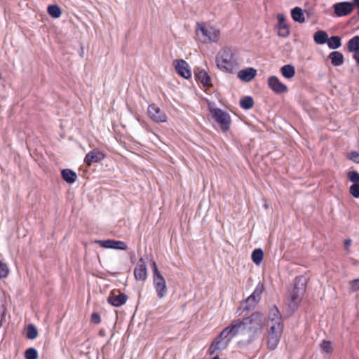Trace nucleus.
Returning a JSON list of instances; mask_svg holds the SVG:
<instances>
[{"label": "nucleus", "mask_w": 359, "mask_h": 359, "mask_svg": "<svg viewBox=\"0 0 359 359\" xmlns=\"http://www.w3.org/2000/svg\"><path fill=\"white\" fill-rule=\"evenodd\" d=\"M327 46L331 49H337L341 45V39L339 36H334L330 37L327 41Z\"/></svg>", "instance_id": "cd10ccee"}, {"label": "nucleus", "mask_w": 359, "mask_h": 359, "mask_svg": "<svg viewBox=\"0 0 359 359\" xmlns=\"http://www.w3.org/2000/svg\"><path fill=\"white\" fill-rule=\"evenodd\" d=\"M348 177L349 180L354 182V183H358L359 182V173L355 171H351L348 172Z\"/></svg>", "instance_id": "e433bc0d"}, {"label": "nucleus", "mask_w": 359, "mask_h": 359, "mask_svg": "<svg viewBox=\"0 0 359 359\" xmlns=\"http://www.w3.org/2000/svg\"><path fill=\"white\" fill-rule=\"evenodd\" d=\"M255 102L251 96H245L240 100V107L245 110L252 109Z\"/></svg>", "instance_id": "b1692460"}, {"label": "nucleus", "mask_w": 359, "mask_h": 359, "mask_svg": "<svg viewBox=\"0 0 359 359\" xmlns=\"http://www.w3.org/2000/svg\"><path fill=\"white\" fill-rule=\"evenodd\" d=\"M127 300V295L118 290H112L107 298L108 303L115 307L121 306Z\"/></svg>", "instance_id": "9d476101"}, {"label": "nucleus", "mask_w": 359, "mask_h": 359, "mask_svg": "<svg viewBox=\"0 0 359 359\" xmlns=\"http://www.w3.org/2000/svg\"><path fill=\"white\" fill-rule=\"evenodd\" d=\"M348 48L351 52L359 50V36H353L348 41Z\"/></svg>", "instance_id": "c85d7f7f"}, {"label": "nucleus", "mask_w": 359, "mask_h": 359, "mask_svg": "<svg viewBox=\"0 0 359 359\" xmlns=\"http://www.w3.org/2000/svg\"><path fill=\"white\" fill-rule=\"evenodd\" d=\"M194 75L198 83L202 84L206 88L211 86V79L205 70L196 69L194 71Z\"/></svg>", "instance_id": "dca6fc26"}, {"label": "nucleus", "mask_w": 359, "mask_h": 359, "mask_svg": "<svg viewBox=\"0 0 359 359\" xmlns=\"http://www.w3.org/2000/svg\"><path fill=\"white\" fill-rule=\"evenodd\" d=\"M208 108L212 118L219 124L222 130L228 131L231 123L229 114L219 108L214 107L210 103L208 104Z\"/></svg>", "instance_id": "423d86ee"}, {"label": "nucleus", "mask_w": 359, "mask_h": 359, "mask_svg": "<svg viewBox=\"0 0 359 359\" xmlns=\"http://www.w3.org/2000/svg\"><path fill=\"white\" fill-rule=\"evenodd\" d=\"M269 319L271 321V325H272L273 323H283V320H282V317H281L280 313L276 306H273L270 309L269 313Z\"/></svg>", "instance_id": "6ab92c4d"}, {"label": "nucleus", "mask_w": 359, "mask_h": 359, "mask_svg": "<svg viewBox=\"0 0 359 359\" xmlns=\"http://www.w3.org/2000/svg\"><path fill=\"white\" fill-rule=\"evenodd\" d=\"M9 269L6 263L0 260V279L8 276Z\"/></svg>", "instance_id": "2f4dec72"}, {"label": "nucleus", "mask_w": 359, "mask_h": 359, "mask_svg": "<svg viewBox=\"0 0 359 359\" xmlns=\"http://www.w3.org/2000/svg\"><path fill=\"white\" fill-rule=\"evenodd\" d=\"M283 329V323H277L269 325L266 334V342L269 350L273 351L277 348L282 337Z\"/></svg>", "instance_id": "39448f33"}, {"label": "nucleus", "mask_w": 359, "mask_h": 359, "mask_svg": "<svg viewBox=\"0 0 359 359\" xmlns=\"http://www.w3.org/2000/svg\"><path fill=\"white\" fill-rule=\"evenodd\" d=\"M61 173L63 180L69 184L75 182L77 179L76 172L70 169H64Z\"/></svg>", "instance_id": "412c9836"}, {"label": "nucleus", "mask_w": 359, "mask_h": 359, "mask_svg": "<svg viewBox=\"0 0 359 359\" xmlns=\"http://www.w3.org/2000/svg\"><path fill=\"white\" fill-rule=\"evenodd\" d=\"M176 72L184 79H189L191 76V69L189 64L182 59L173 61Z\"/></svg>", "instance_id": "f8f14e48"}, {"label": "nucleus", "mask_w": 359, "mask_h": 359, "mask_svg": "<svg viewBox=\"0 0 359 359\" xmlns=\"http://www.w3.org/2000/svg\"><path fill=\"white\" fill-rule=\"evenodd\" d=\"M306 283L305 279L299 276L294 280L293 288L288 294V304L292 309H296L302 302L306 292Z\"/></svg>", "instance_id": "7ed1b4c3"}, {"label": "nucleus", "mask_w": 359, "mask_h": 359, "mask_svg": "<svg viewBox=\"0 0 359 359\" xmlns=\"http://www.w3.org/2000/svg\"><path fill=\"white\" fill-rule=\"evenodd\" d=\"M320 348L323 352L327 353H330L333 351L332 343L330 341L323 340L320 344Z\"/></svg>", "instance_id": "473e14b6"}, {"label": "nucleus", "mask_w": 359, "mask_h": 359, "mask_svg": "<svg viewBox=\"0 0 359 359\" xmlns=\"http://www.w3.org/2000/svg\"><path fill=\"white\" fill-rule=\"evenodd\" d=\"M264 291V285L262 283H259L255 289L254 290L252 294H250L246 299V306L245 308V310H251L253 309L257 304L259 302L261 299V296Z\"/></svg>", "instance_id": "6e6552de"}, {"label": "nucleus", "mask_w": 359, "mask_h": 359, "mask_svg": "<svg viewBox=\"0 0 359 359\" xmlns=\"http://www.w3.org/2000/svg\"><path fill=\"white\" fill-rule=\"evenodd\" d=\"M351 242H352V241H351V240L350 238L346 239V240L344 241V248H345V250H346L348 252H350V250H349V248H350V246H351Z\"/></svg>", "instance_id": "79ce46f5"}, {"label": "nucleus", "mask_w": 359, "mask_h": 359, "mask_svg": "<svg viewBox=\"0 0 359 359\" xmlns=\"http://www.w3.org/2000/svg\"><path fill=\"white\" fill-rule=\"evenodd\" d=\"M313 39L316 43L324 44L328 39V35L324 31H318L314 34Z\"/></svg>", "instance_id": "a878e982"}, {"label": "nucleus", "mask_w": 359, "mask_h": 359, "mask_svg": "<svg viewBox=\"0 0 359 359\" xmlns=\"http://www.w3.org/2000/svg\"><path fill=\"white\" fill-rule=\"evenodd\" d=\"M350 290L352 292L359 290V278L351 280L349 282Z\"/></svg>", "instance_id": "c9c22d12"}, {"label": "nucleus", "mask_w": 359, "mask_h": 359, "mask_svg": "<svg viewBox=\"0 0 359 359\" xmlns=\"http://www.w3.org/2000/svg\"><path fill=\"white\" fill-rule=\"evenodd\" d=\"M39 331L35 325L29 323L25 328V337L29 340H34L37 338Z\"/></svg>", "instance_id": "a211bd4d"}, {"label": "nucleus", "mask_w": 359, "mask_h": 359, "mask_svg": "<svg viewBox=\"0 0 359 359\" xmlns=\"http://www.w3.org/2000/svg\"><path fill=\"white\" fill-rule=\"evenodd\" d=\"M252 259L255 264L259 265L264 257L263 251L261 249H255L252 253Z\"/></svg>", "instance_id": "c756f323"}, {"label": "nucleus", "mask_w": 359, "mask_h": 359, "mask_svg": "<svg viewBox=\"0 0 359 359\" xmlns=\"http://www.w3.org/2000/svg\"><path fill=\"white\" fill-rule=\"evenodd\" d=\"M48 13L53 18H59L62 15L61 8L57 5H49L47 8Z\"/></svg>", "instance_id": "bb28decb"}, {"label": "nucleus", "mask_w": 359, "mask_h": 359, "mask_svg": "<svg viewBox=\"0 0 359 359\" xmlns=\"http://www.w3.org/2000/svg\"><path fill=\"white\" fill-rule=\"evenodd\" d=\"M6 309L4 308L2 311L0 312V326L2 325L3 321L6 319Z\"/></svg>", "instance_id": "ea45409f"}, {"label": "nucleus", "mask_w": 359, "mask_h": 359, "mask_svg": "<svg viewBox=\"0 0 359 359\" xmlns=\"http://www.w3.org/2000/svg\"><path fill=\"white\" fill-rule=\"evenodd\" d=\"M278 27L281 25H286L285 22V17L283 14L278 15Z\"/></svg>", "instance_id": "a19ab883"}, {"label": "nucleus", "mask_w": 359, "mask_h": 359, "mask_svg": "<svg viewBox=\"0 0 359 359\" xmlns=\"http://www.w3.org/2000/svg\"><path fill=\"white\" fill-rule=\"evenodd\" d=\"M105 158V155L98 149H94L88 152L84 158V163L90 166L93 163H98Z\"/></svg>", "instance_id": "2eb2a0df"}, {"label": "nucleus", "mask_w": 359, "mask_h": 359, "mask_svg": "<svg viewBox=\"0 0 359 359\" xmlns=\"http://www.w3.org/2000/svg\"><path fill=\"white\" fill-rule=\"evenodd\" d=\"M134 276L137 281H144L147 278V265L142 257L139 259L134 269Z\"/></svg>", "instance_id": "ddd939ff"}, {"label": "nucleus", "mask_w": 359, "mask_h": 359, "mask_svg": "<svg viewBox=\"0 0 359 359\" xmlns=\"http://www.w3.org/2000/svg\"><path fill=\"white\" fill-rule=\"evenodd\" d=\"M95 243L99 244L104 248H111L125 250L127 249V245L121 241H115L112 239L108 240H96Z\"/></svg>", "instance_id": "4468645a"}, {"label": "nucleus", "mask_w": 359, "mask_h": 359, "mask_svg": "<svg viewBox=\"0 0 359 359\" xmlns=\"http://www.w3.org/2000/svg\"><path fill=\"white\" fill-rule=\"evenodd\" d=\"M268 83L271 90H287L286 86L283 84L276 76L269 77Z\"/></svg>", "instance_id": "aec40b11"}, {"label": "nucleus", "mask_w": 359, "mask_h": 359, "mask_svg": "<svg viewBox=\"0 0 359 359\" xmlns=\"http://www.w3.org/2000/svg\"><path fill=\"white\" fill-rule=\"evenodd\" d=\"M290 34V29L288 26L281 25L278 28V35L281 37H287Z\"/></svg>", "instance_id": "72a5a7b5"}, {"label": "nucleus", "mask_w": 359, "mask_h": 359, "mask_svg": "<svg viewBox=\"0 0 359 359\" xmlns=\"http://www.w3.org/2000/svg\"><path fill=\"white\" fill-rule=\"evenodd\" d=\"M353 3L355 6H357L359 8V0H353Z\"/></svg>", "instance_id": "c03bdc74"}, {"label": "nucleus", "mask_w": 359, "mask_h": 359, "mask_svg": "<svg viewBox=\"0 0 359 359\" xmlns=\"http://www.w3.org/2000/svg\"><path fill=\"white\" fill-rule=\"evenodd\" d=\"M153 283L157 296L159 299L165 297L167 294L168 288L163 276L159 272L155 261L152 262Z\"/></svg>", "instance_id": "0eeeda50"}, {"label": "nucleus", "mask_w": 359, "mask_h": 359, "mask_svg": "<svg viewBox=\"0 0 359 359\" xmlns=\"http://www.w3.org/2000/svg\"><path fill=\"white\" fill-rule=\"evenodd\" d=\"M350 193L355 198H359V184H354L350 187Z\"/></svg>", "instance_id": "f704fd0d"}, {"label": "nucleus", "mask_w": 359, "mask_h": 359, "mask_svg": "<svg viewBox=\"0 0 359 359\" xmlns=\"http://www.w3.org/2000/svg\"><path fill=\"white\" fill-rule=\"evenodd\" d=\"M256 74V69L252 67H248L245 69L239 71L238 73V77L242 81H250L255 78Z\"/></svg>", "instance_id": "f3484780"}, {"label": "nucleus", "mask_w": 359, "mask_h": 359, "mask_svg": "<svg viewBox=\"0 0 359 359\" xmlns=\"http://www.w3.org/2000/svg\"><path fill=\"white\" fill-rule=\"evenodd\" d=\"M348 158L355 163H359V153L357 151H351L348 154Z\"/></svg>", "instance_id": "4c0bfd02"}, {"label": "nucleus", "mask_w": 359, "mask_h": 359, "mask_svg": "<svg viewBox=\"0 0 359 359\" xmlns=\"http://www.w3.org/2000/svg\"><path fill=\"white\" fill-rule=\"evenodd\" d=\"M354 58L357 60L358 63H359V51L355 53Z\"/></svg>", "instance_id": "37998d69"}, {"label": "nucleus", "mask_w": 359, "mask_h": 359, "mask_svg": "<svg viewBox=\"0 0 359 359\" xmlns=\"http://www.w3.org/2000/svg\"><path fill=\"white\" fill-rule=\"evenodd\" d=\"M266 323L264 316L260 312H254L250 316L243 319L233 320L231 324L225 327L220 334L213 340L210 344L208 353L213 355L220 348V343L229 336L234 337L238 334L246 336L244 343L250 344L255 341L262 333Z\"/></svg>", "instance_id": "f257e3e1"}, {"label": "nucleus", "mask_w": 359, "mask_h": 359, "mask_svg": "<svg viewBox=\"0 0 359 359\" xmlns=\"http://www.w3.org/2000/svg\"><path fill=\"white\" fill-rule=\"evenodd\" d=\"M334 12L338 17L346 16L354 9V5L349 1L337 3L333 6Z\"/></svg>", "instance_id": "9b49d317"}, {"label": "nucleus", "mask_w": 359, "mask_h": 359, "mask_svg": "<svg viewBox=\"0 0 359 359\" xmlns=\"http://www.w3.org/2000/svg\"><path fill=\"white\" fill-rule=\"evenodd\" d=\"M90 320L94 324H96V325L100 324L101 323L100 315L97 312L93 313L91 315V317H90Z\"/></svg>", "instance_id": "58836bf2"}, {"label": "nucleus", "mask_w": 359, "mask_h": 359, "mask_svg": "<svg viewBox=\"0 0 359 359\" xmlns=\"http://www.w3.org/2000/svg\"><path fill=\"white\" fill-rule=\"evenodd\" d=\"M280 72L284 77L291 79L294 76L295 69L292 65H286L281 67Z\"/></svg>", "instance_id": "393cba45"}, {"label": "nucleus", "mask_w": 359, "mask_h": 359, "mask_svg": "<svg viewBox=\"0 0 359 359\" xmlns=\"http://www.w3.org/2000/svg\"><path fill=\"white\" fill-rule=\"evenodd\" d=\"M212 359H220V358H219V357L218 355H215Z\"/></svg>", "instance_id": "a18cd8bd"}, {"label": "nucleus", "mask_w": 359, "mask_h": 359, "mask_svg": "<svg viewBox=\"0 0 359 359\" xmlns=\"http://www.w3.org/2000/svg\"><path fill=\"white\" fill-rule=\"evenodd\" d=\"M39 353L36 348L34 347H29L25 351V359H38Z\"/></svg>", "instance_id": "7c9ffc66"}, {"label": "nucleus", "mask_w": 359, "mask_h": 359, "mask_svg": "<svg viewBox=\"0 0 359 359\" xmlns=\"http://www.w3.org/2000/svg\"><path fill=\"white\" fill-rule=\"evenodd\" d=\"M147 114L151 120L157 123H165L168 120L166 114L155 104L148 106Z\"/></svg>", "instance_id": "1a4fd4ad"}, {"label": "nucleus", "mask_w": 359, "mask_h": 359, "mask_svg": "<svg viewBox=\"0 0 359 359\" xmlns=\"http://www.w3.org/2000/svg\"><path fill=\"white\" fill-rule=\"evenodd\" d=\"M331 62L334 66H339L344 62L343 54L338 51L332 52L329 55Z\"/></svg>", "instance_id": "5701e85b"}, {"label": "nucleus", "mask_w": 359, "mask_h": 359, "mask_svg": "<svg viewBox=\"0 0 359 359\" xmlns=\"http://www.w3.org/2000/svg\"><path fill=\"white\" fill-rule=\"evenodd\" d=\"M217 67L222 72L233 73L238 68L236 51L230 47L222 48L216 55Z\"/></svg>", "instance_id": "f03ea898"}, {"label": "nucleus", "mask_w": 359, "mask_h": 359, "mask_svg": "<svg viewBox=\"0 0 359 359\" xmlns=\"http://www.w3.org/2000/svg\"><path fill=\"white\" fill-rule=\"evenodd\" d=\"M196 34L202 43H216L219 39L220 31L215 27L208 26L205 22H197Z\"/></svg>", "instance_id": "20e7f679"}, {"label": "nucleus", "mask_w": 359, "mask_h": 359, "mask_svg": "<svg viewBox=\"0 0 359 359\" xmlns=\"http://www.w3.org/2000/svg\"><path fill=\"white\" fill-rule=\"evenodd\" d=\"M291 16L292 19L299 23L305 22V18L302 9L299 7L294 8L291 11Z\"/></svg>", "instance_id": "4be33fe9"}]
</instances>
